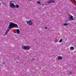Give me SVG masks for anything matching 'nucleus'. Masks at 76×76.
<instances>
[{
	"instance_id": "obj_1",
	"label": "nucleus",
	"mask_w": 76,
	"mask_h": 76,
	"mask_svg": "<svg viewBox=\"0 0 76 76\" xmlns=\"http://www.w3.org/2000/svg\"><path fill=\"white\" fill-rule=\"evenodd\" d=\"M18 28V25L13 23H10L9 26L8 27V30L6 31L5 33V35H7L8 32L9 31V29H11L12 28Z\"/></svg>"
},
{
	"instance_id": "obj_2",
	"label": "nucleus",
	"mask_w": 76,
	"mask_h": 76,
	"mask_svg": "<svg viewBox=\"0 0 76 76\" xmlns=\"http://www.w3.org/2000/svg\"><path fill=\"white\" fill-rule=\"evenodd\" d=\"M15 5L13 3V1H11L10 2V7L11 9L15 8Z\"/></svg>"
},
{
	"instance_id": "obj_3",
	"label": "nucleus",
	"mask_w": 76,
	"mask_h": 76,
	"mask_svg": "<svg viewBox=\"0 0 76 76\" xmlns=\"http://www.w3.org/2000/svg\"><path fill=\"white\" fill-rule=\"evenodd\" d=\"M22 48L23 49V50H30V48H31L30 47L28 46H24L23 45L22 46Z\"/></svg>"
},
{
	"instance_id": "obj_4",
	"label": "nucleus",
	"mask_w": 76,
	"mask_h": 76,
	"mask_svg": "<svg viewBox=\"0 0 76 76\" xmlns=\"http://www.w3.org/2000/svg\"><path fill=\"white\" fill-rule=\"evenodd\" d=\"M55 1L56 0H49L45 4H48L50 3H54Z\"/></svg>"
},
{
	"instance_id": "obj_5",
	"label": "nucleus",
	"mask_w": 76,
	"mask_h": 76,
	"mask_svg": "<svg viewBox=\"0 0 76 76\" xmlns=\"http://www.w3.org/2000/svg\"><path fill=\"white\" fill-rule=\"evenodd\" d=\"M27 23L29 26H32V25H33V22H32V21L30 20L27 21Z\"/></svg>"
},
{
	"instance_id": "obj_6",
	"label": "nucleus",
	"mask_w": 76,
	"mask_h": 76,
	"mask_svg": "<svg viewBox=\"0 0 76 76\" xmlns=\"http://www.w3.org/2000/svg\"><path fill=\"white\" fill-rule=\"evenodd\" d=\"M73 16H70V17L69 18V20H74V18H73Z\"/></svg>"
},
{
	"instance_id": "obj_7",
	"label": "nucleus",
	"mask_w": 76,
	"mask_h": 76,
	"mask_svg": "<svg viewBox=\"0 0 76 76\" xmlns=\"http://www.w3.org/2000/svg\"><path fill=\"white\" fill-rule=\"evenodd\" d=\"M63 58L61 56H58V60H62Z\"/></svg>"
},
{
	"instance_id": "obj_8",
	"label": "nucleus",
	"mask_w": 76,
	"mask_h": 76,
	"mask_svg": "<svg viewBox=\"0 0 76 76\" xmlns=\"http://www.w3.org/2000/svg\"><path fill=\"white\" fill-rule=\"evenodd\" d=\"M16 32L18 34H20V30L19 29H17L16 30Z\"/></svg>"
},
{
	"instance_id": "obj_9",
	"label": "nucleus",
	"mask_w": 76,
	"mask_h": 76,
	"mask_svg": "<svg viewBox=\"0 0 76 76\" xmlns=\"http://www.w3.org/2000/svg\"><path fill=\"white\" fill-rule=\"evenodd\" d=\"M66 73L67 74H68V75H72V73L70 72H69L68 71H67L66 72Z\"/></svg>"
},
{
	"instance_id": "obj_10",
	"label": "nucleus",
	"mask_w": 76,
	"mask_h": 76,
	"mask_svg": "<svg viewBox=\"0 0 76 76\" xmlns=\"http://www.w3.org/2000/svg\"><path fill=\"white\" fill-rule=\"evenodd\" d=\"M70 50H74V47H71L70 48Z\"/></svg>"
},
{
	"instance_id": "obj_11",
	"label": "nucleus",
	"mask_w": 76,
	"mask_h": 76,
	"mask_svg": "<svg viewBox=\"0 0 76 76\" xmlns=\"http://www.w3.org/2000/svg\"><path fill=\"white\" fill-rule=\"evenodd\" d=\"M64 26H67V25H68V24L67 23H65L64 24Z\"/></svg>"
},
{
	"instance_id": "obj_12",
	"label": "nucleus",
	"mask_w": 76,
	"mask_h": 76,
	"mask_svg": "<svg viewBox=\"0 0 76 76\" xmlns=\"http://www.w3.org/2000/svg\"><path fill=\"white\" fill-rule=\"evenodd\" d=\"M15 7H16V8H19V6L18 5H16L15 6Z\"/></svg>"
},
{
	"instance_id": "obj_13",
	"label": "nucleus",
	"mask_w": 76,
	"mask_h": 76,
	"mask_svg": "<svg viewBox=\"0 0 76 76\" xmlns=\"http://www.w3.org/2000/svg\"><path fill=\"white\" fill-rule=\"evenodd\" d=\"M37 3H38V4H41V2H40V1H38L37 2Z\"/></svg>"
},
{
	"instance_id": "obj_14",
	"label": "nucleus",
	"mask_w": 76,
	"mask_h": 76,
	"mask_svg": "<svg viewBox=\"0 0 76 76\" xmlns=\"http://www.w3.org/2000/svg\"><path fill=\"white\" fill-rule=\"evenodd\" d=\"M44 29H47V27H44Z\"/></svg>"
},
{
	"instance_id": "obj_15",
	"label": "nucleus",
	"mask_w": 76,
	"mask_h": 76,
	"mask_svg": "<svg viewBox=\"0 0 76 76\" xmlns=\"http://www.w3.org/2000/svg\"><path fill=\"white\" fill-rule=\"evenodd\" d=\"M60 42H62V40L60 39V40L59 41Z\"/></svg>"
},
{
	"instance_id": "obj_16",
	"label": "nucleus",
	"mask_w": 76,
	"mask_h": 76,
	"mask_svg": "<svg viewBox=\"0 0 76 76\" xmlns=\"http://www.w3.org/2000/svg\"><path fill=\"white\" fill-rule=\"evenodd\" d=\"M3 64H5V62H3Z\"/></svg>"
}]
</instances>
